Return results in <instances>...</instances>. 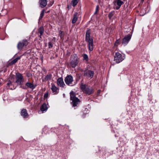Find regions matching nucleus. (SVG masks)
Wrapping results in <instances>:
<instances>
[{
  "instance_id": "nucleus-1",
  "label": "nucleus",
  "mask_w": 159,
  "mask_h": 159,
  "mask_svg": "<svg viewBox=\"0 0 159 159\" xmlns=\"http://www.w3.org/2000/svg\"><path fill=\"white\" fill-rule=\"evenodd\" d=\"M90 34L89 32H86L85 36V41L88 43V47L89 50L91 51H93V40L90 38Z\"/></svg>"
},
{
  "instance_id": "nucleus-2",
  "label": "nucleus",
  "mask_w": 159,
  "mask_h": 159,
  "mask_svg": "<svg viewBox=\"0 0 159 159\" xmlns=\"http://www.w3.org/2000/svg\"><path fill=\"white\" fill-rule=\"evenodd\" d=\"M70 99L72 101L71 103L73 107H75L80 102V100L75 97V93L73 92H71L70 93Z\"/></svg>"
},
{
  "instance_id": "nucleus-3",
  "label": "nucleus",
  "mask_w": 159,
  "mask_h": 159,
  "mask_svg": "<svg viewBox=\"0 0 159 159\" xmlns=\"http://www.w3.org/2000/svg\"><path fill=\"white\" fill-rule=\"evenodd\" d=\"M125 58L124 56L119 52H116L114 56V61L116 63H118L121 62Z\"/></svg>"
},
{
  "instance_id": "nucleus-4",
  "label": "nucleus",
  "mask_w": 159,
  "mask_h": 159,
  "mask_svg": "<svg viewBox=\"0 0 159 159\" xmlns=\"http://www.w3.org/2000/svg\"><path fill=\"white\" fill-rule=\"evenodd\" d=\"M80 87L82 91L86 94L90 95L93 92V89L91 88H89L85 84H81Z\"/></svg>"
},
{
  "instance_id": "nucleus-5",
  "label": "nucleus",
  "mask_w": 159,
  "mask_h": 159,
  "mask_svg": "<svg viewBox=\"0 0 159 159\" xmlns=\"http://www.w3.org/2000/svg\"><path fill=\"white\" fill-rule=\"evenodd\" d=\"M78 62V57H76L75 55L72 56L69 63L70 66L73 68H75L77 65Z\"/></svg>"
},
{
  "instance_id": "nucleus-6",
  "label": "nucleus",
  "mask_w": 159,
  "mask_h": 159,
  "mask_svg": "<svg viewBox=\"0 0 159 159\" xmlns=\"http://www.w3.org/2000/svg\"><path fill=\"white\" fill-rule=\"evenodd\" d=\"M16 83L20 84H22L24 82V79L22 74L17 73L16 74Z\"/></svg>"
},
{
  "instance_id": "nucleus-7",
  "label": "nucleus",
  "mask_w": 159,
  "mask_h": 159,
  "mask_svg": "<svg viewBox=\"0 0 159 159\" xmlns=\"http://www.w3.org/2000/svg\"><path fill=\"white\" fill-rule=\"evenodd\" d=\"M28 44V42L27 40L23 39L19 42L17 45V47L19 50H21L23 47L26 46Z\"/></svg>"
},
{
  "instance_id": "nucleus-8",
  "label": "nucleus",
  "mask_w": 159,
  "mask_h": 159,
  "mask_svg": "<svg viewBox=\"0 0 159 159\" xmlns=\"http://www.w3.org/2000/svg\"><path fill=\"white\" fill-rule=\"evenodd\" d=\"M73 78L70 75H67L65 79V81L66 83L70 86H72V82L73 81Z\"/></svg>"
},
{
  "instance_id": "nucleus-9",
  "label": "nucleus",
  "mask_w": 159,
  "mask_h": 159,
  "mask_svg": "<svg viewBox=\"0 0 159 159\" xmlns=\"http://www.w3.org/2000/svg\"><path fill=\"white\" fill-rule=\"evenodd\" d=\"M94 75V72L92 70H89L84 72V76L87 78L92 79Z\"/></svg>"
},
{
  "instance_id": "nucleus-10",
  "label": "nucleus",
  "mask_w": 159,
  "mask_h": 159,
  "mask_svg": "<svg viewBox=\"0 0 159 159\" xmlns=\"http://www.w3.org/2000/svg\"><path fill=\"white\" fill-rule=\"evenodd\" d=\"M131 38V36L130 34H128L125 36L122 39V44L124 46L126 45L129 42Z\"/></svg>"
},
{
  "instance_id": "nucleus-11",
  "label": "nucleus",
  "mask_w": 159,
  "mask_h": 159,
  "mask_svg": "<svg viewBox=\"0 0 159 159\" xmlns=\"http://www.w3.org/2000/svg\"><path fill=\"white\" fill-rule=\"evenodd\" d=\"M114 2L115 3V4L117 5L116 7V10H118L121 5L123 4V2L121 0H115Z\"/></svg>"
},
{
  "instance_id": "nucleus-12",
  "label": "nucleus",
  "mask_w": 159,
  "mask_h": 159,
  "mask_svg": "<svg viewBox=\"0 0 159 159\" xmlns=\"http://www.w3.org/2000/svg\"><path fill=\"white\" fill-rule=\"evenodd\" d=\"M57 85L60 87H63L65 85L62 78H59L57 80Z\"/></svg>"
},
{
  "instance_id": "nucleus-13",
  "label": "nucleus",
  "mask_w": 159,
  "mask_h": 159,
  "mask_svg": "<svg viewBox=\"0 0 159 159\" xmlns=\"http://www.w3.org/2000/svg\"><path fill=\"white\" fill-rule=\"evenodd\" d=\"M21 114L23 117H27L28 116V115L27 113V111L25 109H23L21 112Z\"/></svg>"
},
{
  "instance_id": "nucleus-14",
  "label": "nucleus",
  "mask_w": 159,
  "mask_h": 159,
  "mask_svg": "<svg viewBox=\"0 0 159 159\" xmlns=\"http://www.w3.org/2000/svg\"><path fill=\"white\" fill-rule=\"evenodd\" d=\"M48 108V107L46 103H44L40 107V110L43 111L42 113H43L44 111H46Z\"/></svg>"
},
{
  "instance_id": "nucleus-15",
  "label": "nucleus",
  "mask_w": 159,
  "mask_h": 159,
  "mask_svg": "<svg viewBox=\"0 0 159 159\" xmlns=\"http://www.w3.org/2000/svg\"><path fill=\"white\" fill-rule=\"evenodd\" d=\"M78 13L75 12L72 21V23L73 24L75 23L78 19Z\"/></svg>"
},
{
  "instance_id": "nucleus-16",
  "label": "nucleus",
  "mask_w": 159,
  "mask_h": 159,
  "mask_svg": "<svg viewBox=\"0 0 159 159\" xmlns=\"http://www.w3.org/2000/svg\"><path fill=\"white\" fill-rule=\"evenodd\" d=\"M52 86L51 88L52 89V91L56 93L57 92V91L58 90L57 88L55 86V85L53 84H52Z\"/></svg>"
},
{
  "instance_id": "nucleus-17",
  "label": "nucleus",
  "mask_w": 159,
  "mask_h": 159,
  "mask_svg": "<svg viewBox=\"0 0 159 159\" xmlns=\"http://www.w3.org/2000/svg\"><path fill=\"white\" fill-rule=\"evenodd\" d=\"M26 85L27 87L32 89L35 87V86L33 84L29 82H27L26 84Z\"/></svg>"
},
{
  "instance_id": "nucleus-18",
  "label": "nucleus",
  "mask_w": 159,
  "mask_h": 159,
  "mask_svg": "<svg viewBox=\"0 0 159 159\" xmlns=\"http://www.w3.org/2000/svg\"><path fill=\"white\" fill-rule=\"evenodd\" d=\"M47 5V0H40V7H44Z\"/></svg>"
},
{
  "instance_id": "nucleus-19",
  "label": "nucleus",
  "mask_w": 159,
  "mask_h": 159,
  "mask_svg": "<svg viewBox=\"0 0 159 159\" xmlns=\"http://www.w3.org/2000/svg\"><path fill=\"white\" fill-rule=\"evenodd\" d=\"M20 57H21V56L20 57H17L16 58L13 59L12 61H11L10 63H9V64L10 65H13L14 64H15V63H16L17 61L20 59Z\"/></svg>"
},
{
  "instance_id": "nucleus-20",
  "label": "nucleus",
  "mask_w": 159,
  "mask_h": 159,
  "mask_svg": "<svg viewBox=\"0 0 159 159\" xmlns=\"http://www.w3.org/2000/svg\"><path fill=\"white\" fill-rule=\"evenodd\" d=\"M52 77V75L50 74H48L46 76L44 79L43 80V81H44L46 80H51Z\"/></svg>"
},
{
  "instance_id": "nucleus-21",
  "label": "nucleus",
  "mask_w": 159,
  "mask_h": 159,
  "mask_svg": "<svg viewBox=\"0 0 159 159\" xmlns=\"http://www.w3.org/2000/svg\"><path fill=\"white\" fill-rule=\"evenodd\" d=\"M79 0H73L71 2V5L74 7L79 2Z\"/></svg>"
},
{
  "instance_id": "nucleus-22",
  "label": "nucleus",
  "mask_w": 159,
  "mask_h": 159,
  "mask_svg": "<svg viewBox=\"0 0 159 159\" xmlns=\"http://www.w3.org/2000/svg\"><path fill=\"white\" fill-rule=\"evenodd\" d=\"M59 36L60 37L61 39H63V36L64 35V32L61 30L59 31Z\"/></svg>"
},
{
  "instance_id": "nucleus-23",
  "label": "nucleus",
  "mask_w": 159,
  "mask_h": 159,
  "mask_svg": "<svg viewBox=\"0 0 159 159\" xmlns=\"http://www.w3.org/2000/svg\"><path fill=\"white\" fill-rule=\"evenodd\" d=\"M83 60H85L86 61L88 60V57L86 54H84L83 55Z\"/></svg>"
},
{
  "instance_id": "nucleus-24",
  "label": "nucleus",
  "mask_w": 159,
  "mask_h": 159,
  "mask_svg": "<svg viewBox=\"0 0 159 159\" xmlns=\"http://www.w3.org/2000/svg\"><path fill=\"white\" fill-rule=\"evenodd\" d=\"M45 10L43 9L42 11L41 14H40V19L42 18L43 17V16H44V13L45 12Z\"/></svg>"
},
{
  "instance_id": "nucleus-25",
  "label": "nucleus",
  "mask_w": 159,
  "mask_h": 159,
  "mask_svg": "<svg viewBox=\"0 0 159 159\" xmlns=\"http://www.w3.org/2000/svg\"><path fill=\"white\" fill-rule=\"evenodd\" d=\"M114 13L113 12H110L108 15L110 19L113 16Z\"/></svg>"
},
{
  "instance_id": "nucleus-26",
  "label": "nucleus",
  "mask_w": 159,
  "mask_h": 159,
  "mask_svg": "<svg viewBox=\"0 0 159 159\" xmlns=\"http://www.w3.org/2000/svg\"><path fill=\"white\" fill-rule=\"evenodd\" d=\"M48 45L49 48L52 47L53 45V44L51 42H50L48 43Z\"/></svg>"
},
{
  "instance_id": "nucleus-27",
  "label": "nucleus",
  "mask_w": 159,
  "mask_h": 159,
  "mask_svg": "<svg viewBox=\"0 0 159 159\" xmlns=\"http://www.w3.org/2000/svg\"><path fill=\"white\" fill-rule=\"evenodd\" d=\"M50 2V3L48 4L49 7H51L54 3V1L53 0H51Z\"/></svg>"
},
{
  "instance_id": "nucleus-28",
  "label": "nucleus",
  "mask_w": 159,
  "mask_h": 159,
  "mask_svg": "<svg viewBox=\"0 0 159 159\" xmlns=\"http://www.w3.org/2000/svg\"><path fill=\"white\" fill-rule=\"evenodd\" d=\"M44 31L43 28V27H40V36L42 35Z\"/></svg>"
},
{
  "instance_id": "nucleus-29",
  "label": "nucleus",
  "mask_w": 159,
  "mask_h": 159,
  "mask_svg": "<svg viewBox=\"0 0 159 159\" xmlns=\"http://www.w3.org/2000/svg\"><path fill=\"white\" fill-rule=\"evenodd\" d=\"M48 92H47L44 94V97L45 98H47L48 97Z\"/></svg>"
},
{
  "instance_id": "nucleus-30",
  "label": "nucleus",
  "mask_w": 159,
  "mask_h": 159,
  "mask_svg": "<svg viewBox=\"0 0 159 159\" xmlns=\"http://www.w3.org/2000/svg\"><path fill=\"white\" fill-rule=\"evenodd\" d=\"M27 76L28 78H30L31 77L32 75L30 73H27Z\"/></svg>"
},
{
  "instance_id": "nucleus-31",
  "label": "nucleus",
  "mask_w": 159,
  "mask_h": 159,
  "mask_svg": "<svg viewBox=\"0 0 159 159\" xmlns=\"http://www.w3.org/2000/svg\"><path fill=\"white\" fill-rule=\"evenodd\" d=\"M99 6L98 5L96 7L95 11H98L99 10Z\"/></svg>"
},
{
  "instance_id": "nucleus-32",
  "label": "nucleus",
  "mask_w": 159,
  "mask_h": 159,
  "mask_svg": "<svg viewBox=\"0 0 159 159\" xmlns=\"http://www.w3.org/2000/svg\"><path fill=\"white\" fill-rule=\"evenodd\" d=\"M108 29V30H110V31H108V32H111V31L112 30V28H109Z\"/></svg>"
},
{
  "instance_id": "nucleus-33",
  "label": "nucleus",
  "mask_w": 159,
  "mask_h": 159,
  "mask_svg": "<svg viewBox=\"0 0 159 159\" xmlns=\"http://www.w3.org/2000/svg\"><path fill=\"white\" fill-rule=\"evenodd\" d=\"M11 84V82L10 81H9L8 83H7V85H9L10 84Z\"/></svg>"
},
{
  "instance_id": "nucleus-34",
  "label": "nucleus",
  "mask_w": 159,
  "mask_h": 159,
  "mask_svg": "<svg viewBox=\"0 0 159 159\" xmlns=\"http://www.w3.org/2000/svg\"><path fill=\"white\" fill-rule=\"evenodd\" d=\"M43 71L44 72H46V69H45V68H43Z\"/></svg>"
},
{
  "instance_id": "nucleus-35",
  "label": "nucleus",
  "mask_w": 159,
  "mask_h": 159,
  "mask_svg": "<svg viewBox=\"0 0 159 159\" xmlns=\"http://www.w3.org/2000/svg\"><path fill=\"white\" fill-rule=\"evenodd\" d=\"M98 11H95V12L94 13V14H96L97 13Z\"/></svg>"
},
{
  "instance_id": "nucleus-36",
  "label": "nucleus",
  "mask_w": 159,
  "mask_h": 159,
  "mask_svg": "<svg viewBox=\"0 0 159 159\" xmlns=\"http://www.w3.org/2000/svg\"><path fill=\"white\" fill-rule=\"evenodd\" d=\"M119 43V40H116V43Z\"/></svg>"
},
{
  "instance_id": "nucleus-37",
  "label": "nucleus",
  "mask_w": 159,
  "mask_h": 159,
  "mask_svg": "<svg viewBox=\"0 0 159 159\" xmlns=\"http://www.w3.org/2000/svg\"><path fill=\"white\" fill-rule=\"evenodd\" d=\"M49 12V11H48L47 12H46V13H48Z\"/></svg>"
},
{
  "instance_id": "nucleus-38",
  "label": "nucleus",
  "mask_w": 159,
  "mask_h": 159,
  "mask_svg": "<svg viewBox=\"0 0 159 159\" xmlns=\"http://www.w3.org/2000/svg\"><path fill=\"white\" fill-rule=\"evenodd\" d=\"M144 1V0H141V1H142V2H143Z\"/></svg>"
},
{
  "instance_id": "nucleus-39",
  "label": "nucleus",
  "mask_w": 159,
  "mask_h": 159,
  "mask_svg": "<svg viewBox=\"0 0 159 159\" xmlns=\"http://www.w3.org/2000/svg\"><path fill=\"white\" fill-rule=\"evenodd\" d=\"M141 15V16H143V15Z\"/></svg>"
},
{
  "instance_id": "nucleus-40",
  "label": "nucleus",
  "mask_w": 159,
  "mask_h": 159,
  "mask_svg": "<svg viewBox=\"0 0 159 159\" xmlns=\"http://www.w3.org/2000/svg\"><path fill=\"white\" fill-rule=\"evenodd\" d=\"M39 21L40 20V18L39 20Z\"/></svg>"
}]
</instances>
